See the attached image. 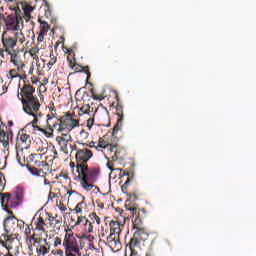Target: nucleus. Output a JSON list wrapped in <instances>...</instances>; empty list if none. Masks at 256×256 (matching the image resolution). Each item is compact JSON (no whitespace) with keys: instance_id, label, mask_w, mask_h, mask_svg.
<instances>
[{"instance_id":"4c0bfd02","label":"nucleus","mask_w":256,"mask_h":256,"mask_svg":"<svg viewBox=\"0 0 256 256\" xmlns=\"http://www.w3.org/2000/svg\"><path fill=\"white\" fill-rule=\"evenodd\" d=\"M37 151L38 153H42V155H45L47 153V144H41V146H38Z\"/></svg>"},{"instance_id":"5701e85b","label":"nucleus","mask_w":256,"mask_h":256,"mask_svg":"<svg viewBox=\"0 0 256 256\" xmlns=\"http://www.w3.org/2000/svg\"><path fill=\"white\" fill-rule=\"evenodd\" d=\"M121 234V223L119 221L112 220L110 222V235H119Z\"/></svg>"},{"instance_id":"4d7b16f0","label":"nucleus","mask_w":256,"mask_h":256,"mask_svg":"<svg viewBox=\"0 0 256 256\" xmlns=\"http://www.w3.org/2000/svg\"><path fill=\"white\" fill-rule=\"evenodd\" d=\"M31 125H32V127H33L34 129H37V131H40V133H41V131H43V128L39 127L37 124H33V120H32V122H31Z\"/></svg>"},{"instance_id":"680f3d73","label":"nucleus","mask_w":256,"mask_h":256,"mask_svg":"<svg viewBox=\"0 0 256 256\" xmlns=\"http://www.w3.org/2000/svg\"><path fill=\"white\" fill-rule=\"evenodd\" d=\"M53 154H54V156H53V159H57V157H59V153L57 152V149H55V146H53Z\"/></svg>"},{"instance_id":"37998d69","label":"nucleus","mask_w":256,"mask_h":256,"mask_svg":"<svg viewBox=\"0 0 256 256\" xmlns=\"http://www.w3.org/2000/svg\"><path fill=\"white\" fill-rule=\"evenodd\" d=\"M42 169H43L44 173H49L50 167H49V164H47L46 161H42Z\"/></svg>"},{"instance_id":"4be33fe9","label":"nucleus","mask_w":256,"mask_h":256,"mask_svg":"<svg viewBox=\"0 0 256 256\" xmlns=\"http://www.w3.org/2000/svg\"><path fill=\"white\" fill-rule=\"evenodd\" d=\"M46 221L52 229H60L61 220H57V217L51 215V213H46Z\"/></svg>"},{"instance_id":"72a5a7b5","label":"nucleus","mask_w":256,"mask_h":256,"mask_svg":"<svg viewBox=\"0 0 256 256\" xmlns=\"http://www.w3.org/2000/svg\"><path fill=\"white\" fill-rule=\"evenodd\" d=\"M36 67L39 73H41V71H43V69H45V60H36Z\"/></svg>"},{"instance_id":"69168bd1","label":"nucleus","mask_w":256,"mask_h":256,"mask_svg":"<svg viewBox=\"0 0 256 256\" xmlns=\"http://www.w3.org/2000/svg\"><path fill=\"white\" fill-rule=\"evenodd\" d=\"M130 199H134V201H137L139 198L137 197V194L132 193L130 194Z\"/></svg>"},{"instance_id":"f8f14e48","label":"nucleus","mask_w":256,"mask_h":256,"mask_svg":"<svg viewBox=\"0 0 256 256\" xmlns=\"http://www.w3.org/2000/svg\"><path fill=\"white\" fill-rule=\"evenodd\" d=\"M34 93L35 87L25 82L23 87L20 89V92L18 93V98L20 101H25L27 99L36 97L35 95H33Z\"/></svg>"},{"instance_id":"473e14b6","label":"nucleus","mask_w":256,"mask_h":256,"mask_svg":"<svg viewBox=\"0 0 256 256\" xmlns=\"http://www.w3.org/2000/svg\"><path fill=\"white\" fill-rule=\"evenodd\" d=\"M90 219H91L92 223H96L97 225L101 224V218H99L97 213H95V212H92L90 214Z\"/></svg>"},{"instance_id":"5fc2aeb1","label":"nucleus","mask_w":256,"mask_h":256,"mask_svg":"<svg viewBox=\"0 0 256 256\" xmlns=\"http://www.w3.org/2000/svg\"><path fill=\"white\" fill-rule=\"evenodd\" d=\"M58 209H60L62 212L63 211H67V207L65 206L64 203L60 202L59 204H57Z\"/></svg>"},{"instance_id":"7c9ffc66","label":"nucleus","mask_w":256,"mask_h":256,"mask_svg":"<svg viewBox=\"0 0 256 256\" xmlns=\"http://www.w3.org/2000/svg\"><path fill=\"white\" fill-rule=\"evenodd\" d=\"M55 63H57V56H55V54H53V50H51L50 60L47 64L48 69H51V67H53Z\"/></svg>"},{"instance_id":"864d4df0","label":"nucleus","mask_w":256,"mask_h":256,"mask_svg":"<svg viewBox=\"0 0 256 256\" xmlns=\"http://www.w3.org/2000/svg\"><path fill=\"white\" fill-rule=\"evenodd\" d=\"M47 175V172L43 170V168H38V177H45Z\"/></svg>"},{"instance_id":"a19ab883","label":"nucleus","mask_w":256,"mask_h":256,"mask_svg":"<svg viewBox=\"0 0 256 256\" xmlns=\"http://www.w3.org/2000/svg\"><path fill=\"white\" fill-rule=\"evenodd\" d=\"M27 169L28 171H30L32 175H35L36 177H38V168L28 165Z\"/></svg>"},{"instance_id":"f3484780","label":"nucleus","mask_w":256,"mask_h":256,"mask_svg":"<svg viewBox=\"0 0 256 256\" xmlns=\"http://www.w3.org/2000/svg\"><path fill=\"white\" fill-rule=\"evenodd\" d=\"M48 117L49 118L46 120L47 128L42 129L41 133H43L45 137H53V130L55 129V125H58V124L56 120H51V117L50 116Z\"/></svg>"},{"instance_id":"603ef678","label":"nucleus","mask_w":256,"mask_h":256,"mask_svg":"<svg viewBox=\"0 0 256 256\" xmlns=\"http://www.w3.org/2000/svg\"><path fill=\"white\" fill-rule=\"evenodd\" d=\"M74 71H76V73H81L83 66L79 65L76 63V66L72 68Z\"/></svg>"},{"instance_id":"dca6fc26","label":"nucleus","mask_w":256,"mask_h":256,"mask_svg":"<svg viewBox=\"0 0 256 256\" xmlns=\"http://www.w3.org/2000/svg\"><path fill=\"white\" fill-rule=\"evenodd\" d=\"M35 231H43V233H45V231H47V229H49V224L47 221V216L44 218L43 216H39L35 222Z\"/></svg>"},{"instance_id":"58836bf2","label":"nucleus","mask_w":256,"mask_h":256,"mask_svg":"<svg viewBox=\"0 0 256 256\" xmlns=\"http://www.w3.org/2000/svg\"><path fill=\"white\" fill-rule=\"evenodd\" d=\"M5 190V176L0 172V191Z\"/></svg>"},{"instance_id":"13d9d810","label":"nucleus","mask_w":256,"mask_h":256,"mask_svg":"<svg viewBox=\"0 0 256 256\" xmlns=\"http://www.w3.org/2000/svg\"><path fill=\"white\" fill-rule=\"evenodd\" d=\"M34 167H43V161H34Z\"/></svg>"},{"instance_id":"f03ea898","label":"nucleus","mask_w":256,"mask_h":256,"mask_svg":"<svg viewBox=\"0 0 256 256\" xmlns=\"http://www.w3.org/2000/svg\"><path fill=\"white\" fill-rule=\"evenodd\" d=\"M49 241L52 242L53 249L51 250L52 255L65 256L70 254L81 255L79 249V241L77 235L73 233V230L67 226L65 228L64 238L61 239L59 236L50 237Z\"/></svg>"},{"instance_id":"423d86ee","label":"nucleus","mask_w":256,"mask_h":256,"mask_svg":"<svg viewBox=\"0 0 256 256\" xmlns=\"http://www.w3.org/2000/svg\"><path fill=\"white\" fill-rule=\"evenodd\" d=\"M22 109L24 113L33 117V125H37L39 123V119L43 117L41 113V102L39 98L35 96L34 98H27L26 100H21Z\"/></svg>"},{"instance_id":"9d476101","label":"nucleus","mask_w":256,"mask_h":256,"mask_svg":"<svg viewBox=\"0 0 256 256\" xmlns=\"http://www.w3.org/2000/svg\"><path fill=\"white\" fill-rule=\"evenodd\" d=\"M117 105H116V115H117V123L115 124L112 135L115 137L121 128L123 127V105L119 102V95H116Z\"/></svg>"},{"instance_id":"c85d7f7f","label":"nucleus","mask_w":256,"mask_h":256,"mask_svg":"<svg viewBox=\"0 0 256 256\" xmlns=\"http://www.w3.org/2000/svg\"><path fill=\"white\" fill-rule=\"evenodd\" d=\"M83 203H85V197H82V201L79 202L74 209H72V213H83Z\"/></svg>"},{"instance_id":"c756f323","label":"nucleus","mask_w":256,"mask_h":256,"mask_svg":"<svg viewBox=\"0 0 256 256\" xmlns=\"http://www.w3.org/2000/svg\"><path fill=\"white\" fill-rule=\"evenodd\" d=\"M22 9L24 13H30V14L33 13V11L35 10V8H33V6H31V4L27 2L22 3Z\"/></svg>"},{"instance_id":"bb28decb","label":"nucleus","mask_w":256,"mask_h":256,"mask_svg":"<svg viewBox=\"0 0 256 256\" xmlns=\"http://www.w3.org/2000/svg\"><path fill=\"white\" fill-rule=\"evenodd\" d=\"M39 23H40V33L47 35V33H49V29H51V26H49V23L41 19H39Z\"/></svg>"},{"instance_id":"f704fd0d","label":"nucleus","mask_w":256,"mask_h":256,"mask_svg":"<svg viewBox=\"0 0 256 256\" xmlns=\"http://www.w3.org/2000/svg\"><path fill=\"white\" fill-rule=\"evenodd\" d=\"M29 53H30L31 57H33V59H35V61H39V56L37 55V53H39V48H31L29 50Z\"/></svg>"},{"instance_id":"a878e982","label":"nucleus","mask_w":256,"mask_h":256,"mask_svg":"<svg viewBox=\"0 0 256 256\" xmlns=\"http://www.w3.org/2000/svg\"><path fill=\"white\" fill-rule=\"evenodd\" d=\"M48 109L50 114H47V119L50 117L52 121H57V108H55V103L50 102L48 104Z\"/></svg>"},{"instance_id":"39448f33","label":"nucleus","mask_w":256,"mask_h":256,"mask_svg":"<svg viewBox=\"0 0 256 256\" xmlns=\"http://www.w3.org/2000/svg\"><path fill=\"white\" fill-rule=\"evenodd\" d=\"M25 34L23 32H16L13 37L3 36L2 37V47L0 48V57L5 59L6 55H13V53L19 51L17 49V43L23 45L25 43Z\"/></svg>"},{"instance_id":"1a4fd4ad","label":"nucleus","mask_w":256,"mask_h":256,"mask_svg":"<svg viewBox=\"0 0 256 256\" xmlns=\"http://www.w3.org/2000/svg\"><path fill=\"white\" fill-rule=\"evenodd\" d=\"M0 245L5 247L7 251H11L12 249H15L17 245H19V241L17 238L9 235V231L5 229L4 232L0 235Z\"/></svg>"},{"instance_id":"b1692460","label":"nucleus","mask_w":256,"mask_h":256,"mask_svg":"<svg viewBox=\"0 0 256 256\" xmlns=\"http://www.w3.org/2000/svg\"><path fill=\"white\" fill-rule=\"evenodd\" d=\"M8 73H10V75H14L16 77H18L19 81L23 80L25 81V79H27V74L25 73V70L17 68V69H12L10 70Z\"/></svg>"},{"instance_id":"c03bdc74","label":"nucleus","mask_w":256,"mask_h":256,"mask_svg":"<svg viewBox=\"0 0 256 256\" xmlns=\"http://www.w3.org/2000/svg\"><path fill=\"white\" fill-rule=\"evenodd\" d=\"M31 13H24L22 14V19H24L26 21V23H29V21H31Z\"/></svg>"},{"instance_id":"0eeeda50","label":"nucleus","mask_w":256,"mask_h":256,"mask_svg":"<svg viewBox=\"0 0 256 256\" xmlns=\"http://www.w3.org/2000/svg\"><path fill=\"white\" fill-rule=\"evenodd\" d=\"M55 131L58 133H69L79 127V119L75 114L66 113L60 118H56Z\"/></svg>"},{"instance_id":"2eb2a0df","label":"nucleus","mask_w":256,"mask_h":256,"mask_svg":"<svg viewBox=\"0 0 256 256\" xmlns=\"http://www.w3.org/2000/svg\"><path fill=\"white\" fill-rule=\"evenodd\" d=\"M18 147L21 149H29L31 147V136L27 133L20 134V137L17 139Z\"/></svg>"},{"instance_id":"09e8293b","label":"nucleus","mask_w":256,"mask_h":256,"mask_svg":"<svg viewBox=\"0 0 256 256\" xmlns=\"http://www.w3.org/2000/svg\"><path fill=\"white\" fill-rule=\"evenodd\" d=\"M68 194H69V197H73V195L75 197H81V194H79L77 191L75 190H71V191H68Z\"/></svg>"},{"instance_id":"e2e57ef3","label":"nucleus","mask_w":256,"mask_h":256,"mask_svg":"<svg viewBox=\"0 0 256 256\" xmlns=\"http://www.w3.org/2000/svg\"><path fill=\"white\" fill-rule=\"evenodd\" d=\"M57 196V194H55V192H50L49 195H48V199H55V197Z\"/></svg>"},{"instance_id":"bf43d9fd","label":"nucleus","mask_w":256,"mask_h":256,"mask_svg":"<svg viewBox=\"0 0 256 256\" xmlns=\"http://www.w3.org/2000/svg\"><path fill=\"white\" fill-rule=\"evenodd\" d=\"M107 167H108V169H110V171H115V168H113V162L108 161Z\"/></svg>"},{"instance_id":"8fccbe9b","label":"nucleus","mask_w":256,"mask_h":256,"mask_svg":"<svg viewBox=\"0 0 256 256\" xmlns=\"http://www.w3.org/2000/svg\"><path fill=\"white\" fill-rule=\"evenodd\" d=\"M45 35L47 34H43L42 32L39 33L37 41L38 43H43L44 39H45Z\"/></svg>"},{"instance_id":"2f4dec72","label":"nucleus","mask_w":256,"mask_h":256,"mask_svg":"<svg viewBox=\"0 0 256 256\" xmlns=\"http://www.w3.org/2000/svg\"><path fill=\"white\" fill-rule=\"evenodd\" d=\"M131 251L130 256H141V253H139V250L141 248H129ZM145 256H153L151 253H146Z\"/></svg>"},{"instance_id":"aec40b11","label":"nucleus","mask_w":256,"mask_h":256,"mask_svg":"<svg viewBox=\"0 0 256 256\" xmlns=\"http://www.w3.org/2000/svg\"><path fill=\"white\" fill-rule=\"evenodd\" d=\"M13 139V134L3 129L0 130V143H2L4 149L9 147V141Z\"/></svg>"},{"instance_id":"7ed1b4c3","label":"nucleus","mask_w":256,"mask_h":256,"mask_svg":"<svg viewBox=\"0 0 256 256\" xmlns=\"http://www.w3.org/2000/svg\"><path fill=\"white\" fill-rule=\"evenodd\" d=\"M126 209L127 211H131L133 217L132 223L134 225V229H136L128 247L129 249H140L139 243L149 239V233H147V230L143 228V218L145 217V214H139V209H137V207L126 206Z\"/></svg>"},{"instance_id":"de8ad7c7","label":"nucleus","mask_w":256,"mask_h":256,"mask_svg":"<svg viewBox=\"0 0 256 256\" xmlns=\"http://www.w3.org/2000/svg\"><path fill=\"white\" fill-rule=\"evenodd\" d=\"M69 67H71V69H73V67H77V62L75 61V58L69 59Z\"/></svg>"},{"instance_id":"cd10ccee","label":"nucleus","mask_w":256,"mask_h":256,"mask_svg":"<svg viewBox=\"0 0 256 256\" xmlns=\"http://www.w3.org/2000/svg\"><path fill=\"white\" fill-rule=\"evenodd\" d=\"M119 177L120 179H122V177H128L127 179H130V181H133L134 177H135V172L133 170H122L119 173Z\"/></svg>"},{"instance_id":"49530a36","label":"nucleus","mask_w":256,"mask_h":256,"mask_svg":"<svg viewBox=\"0 0 256 256\" xmlns=\"http://www.w3.org/2000/svg\"><path fill=\"white\" fill-rule=\"evenodd\" d=\"M80 137L81 139H88L89 137V132L85 131V130H81L80 131Z\"/></svg>"},{"instance_id":"79ce46f5","label":"nucleus","mask_w":256,"mask_h":256,"mask_svg":"<svg viewBox=\"0 0 256 256\" xmlns=\"http://www.w3.org/2000/svg\"><path fill=\"white\" fill-rule=\"evenodd\" d=\"M81 73H86L87 79L91 78V72L89 71V66L82 67V72Z\"/></svg>"},{"instance_id":"6e6d98bb","label":"nucleus","mask_w":256,"mask_h":256,"mask_svg":"<svg viewBox=\"0 0 256 256\" xmlns=\"http://www.w3.org/2000/svg\"><path fill=\"white\" fill-rule=\"evenodd\" d=\"M6 77H7V79H10V81H13V79H19V77L15 76L13 74H10L9 72L6 75Z\"/></svg>"},{"instance_id":"ea45409f","label":"nucleus","mask_w":256,"mask_h":256,"mask_svg":"<svg viewBox=\"0 0 256 256\" xmlns=\"http://www.w3.org/2000/svg\"><path fill=\"white\" fill-rule=\"evenodd\" d=\"M113 149V155H111L112 161H117L119 159V150L117 148H112Z\"/></svg>"},{"instance_id":"6e6552de","label":"nucleus","mask_w":256,"mask_h":256,"mask_svg":"<svg viewBox=\"0 0 256 256\" xmlns=\"http://www.w3.org/2000/svg\"><path fill=\"white\" fill-rule=\"evenodd\" d=\"M14 13L8 15L5 19L7 31H20L23 27V12L19 6L10 7Z\"/></svg>"},{"instance_id":"052dcab7","label":"nucleus","mask_w":256,"mask_h":256,"mask_svg":"<svg viewBox=\"0 0 256 256\" xmlns=\"http://www.w3.org/2000/svg\"><path fill=\"white\" fill-rule=\"evenodd\" d=\"M86 145V147H90V149H93V148H95V149H97V146H95V142H90L89 144H85Z\"/></svg>"},{"instance_id":"a18cd8bd","label":"nucleus","mask_w":256,"mask_h":256,"mask_svg":"<svg viewBox=\"0 0 256 256\" xmlns=\"http://www.w3.org/2000/svg\"><path fill=\"white\" fill-rule=\"evenodd\" d=\"M131 179H127L126 182L124 183V185L121 187L123 193H125V191H127V188L129 187V183H131Z\"/></svg>"},{"instance_id":"774afa93","label":"nucleus","mask_w":256,"mask_h":256,"mask_svg":"<svg viewBox=\"0 0 256 256\" xmlns=\"http://www.w3.org/2000/svg\"><path fill=\"white\" fill-rule=\"evenodd\" d=\"M31 81H32V83L36 84L37 81H38V79H37V77H32V78H31Z\"/></svg>"},{"instance_id":"6ab92c4d","label":"nucleus","mask_w":256,"mask_h":256,"mask_svg":"<svg viewBox=\"0 0 256 256\" xmlns=\"http://www.w3.org/2000/svg\"><path fill=\"white\" fill-rule=\"evenodd\" d=\"M81 224L84 225L86 233H93V224L90 221H88L85 216H78V219L74 225L75 227H77V225Z\"/></svg>"},{"instance_id":"a211bd4d","label":"nucleus","mask_w":256,"mask_h":256,"mask_svg":"<svg viewBox=\"0 0 256 256\" xmlns=\"http://www.w3.org/2000/svg\"><path fill=\"white\" fill-rule=\"evenodd\" d=\"M45 245H39L36 248L37 255L39 256H45L49 251H51V245H53V242L51 240L44 239Z\"/></svg>"},{"instance_id":"e433bc0d","label":"nucleus","mask_w":256,"mask_h":256,"mask_svg":"<svg viewBox=\"0 0 256 256\" xmlns=\"http://www.w3.org/2000/svg\"><path fill=\"white\" fill-rule=\"evenodd\" d=\"M90 93H91L92 98L94 99V101H103V99H105V97H103V95L97 96V95L95 94V90H94L93 88L90 89Z\"/></svg>"},{"instance_id":"3c124183","label":"nucleus","mask_w":256,"mask_h":256,"mask_svg":"<svg viewBox=\"0 0 256 256\" xmlns=\"http://www.w3.org/2000/svg\"><path fill=\"white\" fill-rule=\"evenodd\" d=\"M113 149H117V146L115 145H109L107 147V151H109V156L111 157V155H113Z\"/></svg>"},{"instance_id":"393cba45","label":"nucleus","mask_w":256,"mask_h":256,"mask_svg":"<svg viewBox=\"0 0 256 256\" xmlns=\"http://www.w3.org/2000/svg\"><path fill=\"white\" fill-rule=\"evenodd\" d=\"M24 233L26 235L27 243L31 242L32 239L34 240V243H41V238L37 239L35 238V235H31V228L29 227V225H26Z\"/></svg>"},{"instance_id":"20e7f679","label":"nucleus","mask_w":256,"mask_h":256,"mask_svg":"<svg viewBox=\"0 0 256 256\" xmlns=\"http://www.w3.org/2000/svg\"><path fill=\"white\" fill-rule=\"evenodd\" d=\"M23 201H25V189L23 187H17L13 194L9 192L0 193L1 207L8 215H12L11 219H15L11 209H17V207L23 205Z\"/></svg>"},{"instance_id":"f257e3e1","label":"nucleus","mask_w":256,"mask_h":256,"mask_svg":"<svg viewBox=\"0 0 256 256\" xmlns=\"http://www.w3.org/2000/svg\"><path fill=\"white\" fill-rule=\"evenodd\" d=\"M92 157L93 151L87 148L77 150L75 154L77 174H74V181H78L84 191H91L93 188L99 191L95 183H97V179L101 175V168L87 165Z\"/></svg>"},{"instance_id":"ddd939ff","label":"nucleus","mask_w":256,"mask_h":256,"mask_svg":"<svg viewBox=\"0 0 256 256\" xmlns=\"http://www.w3.org/2000/svg\"><path fill=\"white\" fill-rule=\"evenodd\" d=\"M78 115L79 117H81L82 115H89L90 118L87 119V127L89 131H91V128L95 123V112H93V110L91 111V106H89V104H84L80 108Z\"/></svg>"},{"instance_id":"412c9836","label":"nucleus","mask_w":256,"mask_h":256,"mask_svg":"<svg viewBox=\"0 0 256 256\" xmlns=\"http://www.w3.org/2000/svg\"><path fill=\"white\" fill-rule=\"evenodd\" d=\"M56 142L60 147V151H62V153H65V155H69V140L65 139V137L63 136H57Z\"/></svg>"},{"instance_id":"0e129e2a","label":"nucleus","mask_w":256,"mask_h":256,"mask_svg":"<svg viewBox=\"0 0 256 256\" xmlns=\"http://www.w3.org/2000/svg\"><path fill=\"white\" fill-rule=\"evenodd\" d=\"M69 147H70L71 151H78L77 144H69Z\"/></svg>"},{"instance_id":"4468645a","label":"nucleus","mask_w":256,"mask_h":256,"mask_svg":"<svg viewBox=\"0 0 256 256\" xmlns=\"http://www.w3.org/2000/svg\"><path fill=\"white\" fill-rule=\"evenodd\" d=\"M8 56H10V63H13V65L19 68V70L25 67V62L23 61L21 54H19V50L13 52L12 54H8Z\"/></svg>"},{"instance_id":"338daca9","label":"nucleus","mask_w":256,"mask_h":256,"mask_svg":"<svg viewBox=\"0 0 256 256\" xmlns=\"http://www.w3.org/2000/svg\"><path fill=\"white\" fill-rule=\"evenodd\" d=\"M70 167L72 171H75V167H77V164H75V162H70Z\"/></svg>"},{"instance_id":"9b49d317","label":"nucleus","mask_w":256,"mask_h":256,"mask_svg":"<svg viewBox=\"0 0 256 256\" xmlns=\"http://www.w3.org/2000/svg\"><path fill=\"white\" fill-rule=\"evenodd\" d=\"M105 245L109 247L110 251L112 253H117V251H121V240L119 239V236L117 234H109L107 236Z\"/></svg>"},{"instance_id":"c9c22d12","label":"nucleus","mask_w":256,"mask_h":256,"mask_svg":"<svg viewBox=\"0 0 256 256\" xmlns=\"http://www.w3.org/2000/svg\"><path fill=\"white\" fill-rule=\"evenodd\" d=\"M98 147H100V149H107L109 147V142L105 141L103 138H99Z\"/></svg>"}]
</instances>
